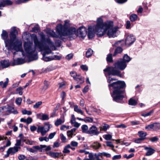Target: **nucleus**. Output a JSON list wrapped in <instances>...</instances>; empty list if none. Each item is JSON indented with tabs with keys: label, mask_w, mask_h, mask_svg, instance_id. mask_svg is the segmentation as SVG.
<instances>
[{
	"label": "nucleus",
	"mask_w": 160,
	"mask_h": 160,
	"mask_svg": "<svg viewBox=\"0 0 160 160\" xmlns=\"http://www.w3.org/2000/svg\"><path fill=\"white\" fill-rule=\"evenodd\" d=\"M70 21L67 20L65 21L64 24L62 26L61 24H58L56 27V31L58 35L53 30L48 29L47 33L52 37L59 38L61 39L62 36H67L70 40L75 39L78 36L75 28L71 27L68 28L70 25Z\"/></svg>",
	"instance_id": "f257e3e1"
},
{
	"label": "nucleus",
	"mask_w": 160,
	"mask_h": 160,
	"mask_svg": "<svg viewBox=\"0 0 160 160\" xmlns=\"http://www.w3.org/2000/svg\"><path fill=\"white\" fill-rule=\"evenodd\" d=\"M111 22H103V21L101 17L98 18L97 20V24L95 26H89L88 29V36L89 39H92L96 33L98 37H101L105 34V29L112 26Z\"/></svg>",
	"instance_id": "f03ea898"
},
{
	"label": "nucleus",
	"mask_w": 160,
	"mask_h": 160,
	"mask_svg": "<svg viewBox=\"0 0 160 160\" xmlns=\"http://www.w3.org/2000/svg\"><path fill=\"white\" fill-rule=\"evenodd\" d=\"M33 40L34 46L32 42L30 41L25 42L24 44V49L27 53V57L30 61L37 60L38 56L36 50L38 49L39 52L40 51V42L38 40L35 35L34 36Z\"/></svg>",
	"instance_id": "7ed1b4c3"
},
{
	"label": "nucleus",
	"mask_w": 160,
	"mask_h": 160,
	"mask_svg": "<svg viewBox=\"0 0 160 160\" xmlns=\"http://www.w3.org/2000/svg\"><path fill=\"white\" fill-rule=\"evenodd\" d=\"M108 86L110 89L112 88L113 89L112 94L113 100L118 102H121L124 98L123 95L124 91L122 89L126 87L125 82L118 81L109 84Z\"/></svg>",
	"instance_id": "20e7f679"
},
{
	"label": "nucleus",
	"mask_w": 160,
	"mask_h": 160,
	"mask_svg": "<svg viewBox=\"0 0 160 160\" xmlns=\"http://www.w3.org/2000/svg\"><path fill=\"white\" fill-rule=\"evenodd\" d=\"M41 38H42V40H41V51L42 50L44 51V53H42L43 55L42 59L47 62L54 60V58L52 56L48 57L45 56L46 54H49L52 52V50L49 48L47 44L49 45L51 48L54 47L55 48L53 42H52L49 38L43 39L42 35L41 33Z\"/></svg>",
	"instance_id": "39448f33"
},
{
	"label": "nucleus",
	"mask_w": 160,
	"mask_h": 160,
	"mask_svg": "<svg viewBox=\"0 0 160 160\" xmlns=\"http://www.w3.org/2000/svg\"><path fill=\"white\" fill-rule=\"evenodd\" d=\"M18 32L15 27L12 28V31L10 34V39L5 40V47L8 50L14 49L16 51L19 50L21 46V43L16 39V34Z\"/></svg>",
	"instance_id": "423d86ee"
},
{
	"label": "nucleus",
	"mask_w": 160,
	"mask_h": 160,
	"mask_svg": "<svg viewBox=\"0 0 160 160\" xmlns=\"http://www.w3.org/2000/svg\"><path fill=\"white\" fill-rule=\"evenodd\" d=\"M127 64L122 59H120L114 64V67H108L104 69L103 71L105 72H107L108 75H112L113 76H117L120 77H122V74L120 72L119 70H116V69H118L121 70H124L127 67Z\"/></svg>",
	"instance_id": "0eeeda50"
},
{
	"label": "nucleus",
	"mask_w": 160,
	"mask_h": 160,
	"mask_svg": "<svg viewBox=\"0 0 160 160\" xmlns=\"http://www.w3.org/2000/svg\"><path fill=\"white\" fill-rule=\"evenodd\" d=\"M2 112L4 113H6L5 115H8L11 113L16 114L18 113V112L14 108L9 105H6L1 107Z\"/></svg>",
	"instance_id": "6e6552de"
},
{
	"label": "nucleus",
	"mask_w": 160,
	"mask_h": 160,
	"mask_svg": "<svg viewBox=\"0 0 160 160\" xmlns=\"http://www.w3.org/2000/svg\"><path fill=\"white\" fill-rule=\"evenodd\" d=\"M112 22V26L110 28H106L105 29V34L106 33V31L108 30V31L107 32V35L109 38H114L116 36V32L117 30L115 28H112L113 26V23Z\"/></svg>",
	"instance_id": "1a4fd4ad"
},
{
	"label": "nucleus",
	"mask_w": 160,
	"mask_h": 160,
	"mask_svg": "<svg viewBox=\"0 0 160 160\" xmlns=\"http://www.w3.org/2000/svg\"><path fill=\"white\" fill-rule=\"evenodd\" d=\"M135 41V39L134 36L130 35H128L125 40V43L126 46H129L131 45Z\"/></svg>",
	"instance_id": "9d476101"
},
{
	"label": "nucleus",
	"mask_w": 160,
	"mask_h": 160,
	"mask_svg": "<svg viewBox=\"0 0 160 160\" xmlns=\"http://www.w3.org/2000/svg\"><path fill=\"white\" fill-rule=\"evenodd\" d=\"M78 36L84 37L87 34L86 28L84 27H81L77 30Z\"/></svg>",
	"instance_id": "9b49d317"
},
{
	"label": "nucleus",
	"mask_w": 160,
	"mask_h": 160,
	"mask_svg": "<svg viewBox=\"0 0 160 160\" xmlns=\"http://www.w3.org/2000/svg\"><path fill=\"white\" fill-rule=\"evenodd\" d=\"M100 133L98 131L97 128L94 126L91 127L88 130V134L92 135H97Z\"/></svg>",
	"instance_id": "f8f14e48"
},
{
	"label": "nucleus",
	"mask_w": 160,
	"mask_h": 160,
	"mask_svg": "<svg viewBox=\"0 0 160 160\" xmlns=\"http://www.w3.org/2000/svg\"><path fill=\"white\" fill-rule=\"evenodd\" d=\"M24 59L22 58H18L16 59H13L12 63V66L21 64L25 63Z\"/></svg>",
	"instance_id": "ddd939ff"
},
{
	"label": "nucleus",
	"mask_w": 160,
	"mask_h": 160,
	"mask_svg": "<svg viewBox=\"0 0 160 160\" xmlns=\"http://www.w3.org/2000/svg\"><path fill=\"white\" fill-rule=\"evenodd\" d=\"M50 129L49 125L46 124L43 127H41V133L42 136L46 134Z\"/></svg>",
	"instance_id": "4468645a"
},
{
	"label": "nucleus",
	"mask_w": 160,
	"mask_h": 160,
	"mask_svg": "<svg viewBox=\"0 0 160 160\" xmlns=\"http://www.w3.org/2000/svg\"><path fill=\"white\" fill-rule=\"evenodd\" d=\"M12 3V2L10 0H4L2 1H0V9H1L2 7H4L6 5H11Z\"/></svg>",
	"instance_id": "2eb2a0df"
},
{
	"label": "nucleus",
	"mask_w": 160,
	"mask_h": 160,
	"mask_svg": "<svg viewBox=\"0 0 160 160\" xmlns=\"http://www.w3.org/2000/svg\"><path fill=\"white\" fill-rule=\"evenodd\" d=\"M144 149L147 151V153H146V155L147 156L152 155L155 151L154 149L150 147H145Z\"/></svg>",
	"instance_id": "dca6fc26"
},
{
	"label": "nucleus",
	"mask_w": 160,
	"mask_h": 160,
	"mask_svg": "<svg viewBox=\"0 0 160 160\" xmlns=\"http://www.w3.org/2000/svg\"><path fill=\"white\" fill-rule=\"evenodd\" d=\"M1 65L3 68H5L8 67L10 65L8 60H2L1 61Z\"/></svg>",
	"instance_id": "f3484780"
},
{
	"label": "nucleus",
	"mask_w": 160,
	"mask_h": 160,
	"mask_svg": "<svg viewBox=\"0 0 160 160\" xmlns=\"http://www.w3.org/2000/svg\"><path fill=\"white\" fill-rule=\"evenodd\" d=\"M138 135L140 138L144 140L146 138L147 133L146 132L143 131H139L138 132Z\"/></svg>",
	"instance_id": "a211bd4d"
},
{
	"label": "nucleus",
	"mask_w": 160,
	"mask_h": 160,
	"mask_svg": "<svg viewBox=\"0 0 160 160\" xmlns=\"http://www.w3.org/2000/svg\"><path fill=\"white\" fill-rule=\"evenodd\" d=\"M74 110L75 112H77L78 113L82 115H84L83 112L82 110L78 107L77 105H75V106H74Z\"/></svg>",
	"instance_id": "6ab92c4d"
},
{
	"label": "nucleus",
	"mask_w": 160,
	"mask_h": 160,
	"mask_svg": "<svg viewBox=\"0 0 160 160\" xmlns=\"http://www.w3.org/2000/svg\"><path fill=\"white\" fill-rule=\"evenodd\" d=\"M51 149V147L50 146H47L45 145H41V151H48Z\"/></svg>",
	"instance_id": "aec40b11"
},
{
	"label": "nucleus",
	"mask_w": 160,
	"mask_h": 160,
	"mask_svg": "<svg viewBox=\"0 0 160 160\" xmlns=\"http://www.w3.org/2000/svg\"><path fill=\"white\" fill-rule=\"evenodd\" d=\"M75 80L78 83L82 84L84 82V78L78 75L77 78H75Z\"/></svg>",
	"instance_id": "412c9836"
},
{
	"label": "nucleus",
	"mask_w": 160,
	"mask_h": 160,
	"mask_svg": "<svg viewBox=\"0 0 160 160\" xmlns=\"http://www.w3.org/2000/svg\"><path fill=\"white\" fill-rule=\"evenodd\" d=\"M8 150L11 153V155H13L18 152V149H16L14 146L13 147L10 148Z\"/></svg>",
	"instance_id": "4be33fe9"
},
{
	"label": "nucleus",
	"mask_w": 160,
	"mask_h": 160,
	"mask_svg": "<svg viewBox=\"0 0 160 160\" xmlns=\"http://www.w3.org/2000/svg\"><path fill=\"white\" fill-rule=\"evenodd\" d=\"M60 154L59 152H50L49 155L52 157L56 158L59 157Z\"/></svg>",
	"instance_id": "5701e85b"
},
{
	"label": "nucleus",
	"mask_w": 160,
	"mask_h": 160,
	"mask_svg": "<svg viewBox=\"0 0 160 160\" xmlns=\"http://www.w3.org/2000/svg\"><path fill=\"white\" fill-rule=\"evenodd\" d=\"M101 147V144L97 142H94L92 145L91 146V147L95 149H98Z\"/></svg>",
	"instance_id": "b1692460"
},
{
	"label": "nucleus",
	"mask_w": 160,
	"mask_h": 160,
	"mask_svg": "<svg viewBox=\"0 0 160 160\" xmlns=\"http://www.w3.org/2000/svg\"><path fill=\"white\" fill-rule=\"evenodd\" d=\"M1 36L2 39L4 40V41L5 40H8L7 39L8 37V34L6 31L4 30H2V33L1 34Z\"/></svg>",
	"instance_id": "393cba45"
},
{
	"label": "nucleus",
	"mask_w": 160,
	"mask_h": 160,
	"mask_svg": "<svg viewBox=\"0 0 160 160\" xmlns=\"http://www.w3.org/2000/svg\"><path fill=\"white\" fill-rule=\"evenodd\" d=\"M76 129L75 128H73L70 130L68 131L67 132V136L70 138H72V136L73 133L75 132Z\"/></svg>",
	"instance_id": "a878e982"
},
{
	"label": "nucleus",
	"mask_w": 160,
	"mask_h": 160,
	"mask_svg": "<svg viewBox=\"0 0 160 160\" xmlns=\"http://www.w3.org/2000/svg\"><path fill=\"white\" fill-rule=\"evenodd\" d=\"M123 49L120 47H118L115 50L114 53L113 54V56H115L118 54L121 53Z\"/></svg>",
	"instance_id": "bb28decb"
},
{
	"label": "nucleus",
	"mask_w": 160,
	"mask_h": 160,
	"mask_svg": "<svg viewBox=\"0 0 160 160\" xmlns=\"http://www.w3.org/2000/svg\"><path fill=\"white\" fill-rule=\"evenodd\" d=\"M82 132L83 133H86L88 134V127L87 125H82Z\"/></svg>",
	"instance_id": "cd10ccee"
},
{
	"label": "nucleus",
	"mask_w": 160,
	"mask_h": 160,
	"mask_svg": "<svg viewBox=\"0 0 160 160\" xmlns=\"http://www.w3.org/2000/svg\"><path fill=\"white\" fill-rule=\"evenodd\" d=\"M122 59L126 63L131 60V58L127 54H125L123 56V58Z\"/></svg>",
	"instance_id": "c85d7f7f"
},
{
	"label": "nucleus",
	"mask_w": 160,
	"mask_h": 160,
	"mask_svg": "<svg viewBox=\"0 0 160 160\" xmlns=\"http://www.w3.org/2000/svg\"><path fill=\"white\" fill-rule=\"evenodd\" d=\"M93 51L91 48H89L86 52V57L88 58L90 57L92 54Z\"/></svg>",
	"instance_id": "c756f323"
},
{
	"label": "nucleus",
	"mask_w": 160,
	"mask_h": 160,
	"mask_svg": "<svg viewBox=\"0 0 160 160\" xmlns=\"http://www.w3.org/2000/svg\"><path fill=\"white\" fill-rule=\"evenodd\" d=\"M137 104V102L135 100L132 98H130L129 101V104L131 105H135Z\"/></svg>",
	"instance_id": "7c9ffc66"
},
{
	"label": "nucleus",
	"mask_w": 160,
	"mask_h": 160,
	"mask_svg": "<svg viewBox=\"0 0 160 160\" xmlns=\"http://www.w3.org/2000/svg\"><path fill=\"white\" fill-rule=\"evenodd\" d=\"M137 18V16L136 14H132L130 17V19L131 22H134L136 21Z\"/></svg>",
	"instance_id": "2f4dec72"
},
{
	"label": "nucleus",
	"mask_w": 160,
	"mask_h": 160,
	"mask_svg": "<svg viewBox=\"0 0 160 160\" xmlns=\"http://www.w3.org/2000/svg\"><path fill=\"white\" fill-rule=\"evenodd\" d=\"M64 122V121H63L60 119H58L56 121L55 123V124L56 126H58L63 123Z\"/></svg>",
	"instance_id": "473e14b6"
},
{
	"label": "nucleus",
	"mask_w": 160,
	"mask_h": 160,
	"mask_svg": "<svg viewBox=\"0 0 160 160\" xmlns=\"http://www.w3.org/2000/svg\"><path fill=\"white\" fill-rule=\"evenodd\" d=\"M153 130H156L160 128V124L158 123L153 124Z\"/></svg>",
	"instance_id": "72a5a7b5"
},
{
	"label": "nucleus",
	"mask_w": 160,
	"mask_h": 160,
	"mask_svg": "<svg viewBox=\"0 0 160 160\" xmlns=\"http://www.w3.org/2000/svg\"><path fill=\"white\" fill-rule=\"evenodd\" d=\"M107 62H113L112 54H109L108 55L106 58Z\"/></svg>",
	"instance_id": "f704fd0d"
},
{
	"label": "nucleus",
	"mask_w": 160,
	"mask_h": 160,
	"mask_svg": "<svg viewBox=\"0 0 160 160\" xmlns=\"http://www.w3.org/2000/svg\"><path fill=\"white\" fill-rule=\"evenodd\" d=\"M153 110H152L149 111V112L143 113L141 114V115L144 117H146L149 116L151 115L153 113Z\"/></svg>",
	"instance_id": "c9c22d12"
},
{
	"label": "nucleus",
	"mask_w": 160,
	"mask_h": 160,
	"mask_svg": "<svg viewBox=\"0 0 160 160\" xmlns=\"http://www.w3.org/2000/svg\"><path fill=\"white\" fill-rule=\"evenodd\" d=\"M109 127L108 125L104 124L102 128L101 127H100V131L103 130L104 131H106L107 129L109 128Z\"/></svg>",
	"instance_id": "e433bc0d"
},
{
	"label": "nucleus",
	"mask_w": 160,
	"mask_h": 160,
	"mask_svg": "<svg viewBox=\"0 0 160 160\" xmlns=\"http://www.w3.org/2000/svg\"><path fill=\"white\" fill-rule=\"evenodd\" d=\"M49 119V115L47 114H43L42 116L41 119L43 120H47Z\"/></svg>",
	"instance_id": "4c0bfd02"
},
{
	"label": "nucleus",
	"mask_w": 160,
	"mask_h": 160,
	"mask_svg": "<svg viewBox=\"0 0 160 160\" xmlns=\"http://www.w3.org/2000/svg\"><path fill=\"white\" fill-rule=\"evenodd\" d=\"M103 138L107 140H109L111 139L112 136L110 134H106L103 136Z\"/></svg>",
	"instance_id": "58836bf2"
},
{
	"label": "nucleus",
	"mask_w": 160,
	"mask_h": 160,
	"mask_svg": "<svg viewBox=\"0 0 160 160\" xmlns=\"http://www.w3.org/2000/svg\"><path fill=\"white\" fill-rule=\"evenodd\" d=\"M61 97L62 99L61 103H63L64 102V99L66 97V93L65 92H62L61 94Z\"/></svg>",
	"instance_id": "ea45409f"
},
{
	"label": "nucleus",
	"mask_w": 160,
	"mask_h": 160,
	"mask_svg": "<svg viewBox=\"0 0 160 160\" xmlns=\"http://www.w3.org/2000/svg\"><path fill=\"white\" fill-rule=\"evenodd\" d=\"M61 139L62 141V142L65 143L66 142V138L62 133H61L60 134Z\"/></svg>",
	"instance_id": "a19ab883"
},
{
	"label": "nucleus",
	"mask_w": 160,
	"mask_h": 160,
	"mask_svg": "<svg viewBox=\"0 0 160 160\" xmlns=\"http://www.w3.org/2000/svg\"><path fill=\"white\" fill-rule=\"evenodd\" d=\"M23 88L21 87H19L17 88L16 90V91L18 92V94L20 95H22L23 93V92H22V90H23Z\"/></svg>",
	"instance_id": "79ce46f5"
},
{
	"label": "nucleus",
	"mask_w": 160,
	"mask_h": 160,
	"mask_svg": "<svg viewBox=\"0 0 160 160\" xmlns=\"http://www.w3.org/2000/svg\"><path fill=\"white\" fill-rule=\"evenodd\" d=\"M71 76L75 80V78H77V75L76 72L75 71H72L70 72Z\"/></svg>",
	"instance_id": "37998d69"
},
{
	"label": "nucleus",
	"mask_w": 160,
	"mask_h": 160,
	"mask_svg": "<svg viewBox=\"0 0 160 160\" xmlns=\"http://www.w3.org/2000/svg\"><path fill=\"white\" fill-rule=\"evenodd\" d=\"M22 112L23 114H27L28 115H30L32 113V112L31 111H27L25 109L22 110Z\"/></svg>",
	"instance_id": "c03bdc74"
},
{
	"label": "nucleus",
	"mask_w": 160,
	"mask_h": 160,
	"mask_svg": "<svg viewBox=\"0 0 160 160\" xmlns=\"http://www.w3.org/2000/svg\"><path fill=\"white\" fill-rule=\"evenodd\" d=\"M115 127L117 128H124L127 127V126L123 124H121L120 125H116Z\"/></svg>",
	"instance_id": "a18cd8bd"
},
{
	"label": "nucleus",
	"mask_w": 160,
	"mask_h": 160,
	"mask_svg": "<svg viewBox=\"0 0 160 160\" xmlns=\"http://www.w3.org/2000/svg\"><path fill=\"white\" fill-rule=\"evenodd\" d=\"M107 145V146L108 147H110L113 148L114 146L112 144V143L111 142L107 141L106 142Z\"/></svg>",
	"instance_id": "49530a36"
},
{
	"label": "nucleus",
	"mask_w": 160,
	"mask_h": 160,
	"mask_svg": "<svg viewBox=\"0 0 160 160\" xmlns=\"http://www.w3.org/2000/svg\"><path fill=\"white\" fill-rule=\"evenodd\" d=\"M89 153V158L87 159V160H94L95 158L94 157V155H93L92 153Z\"/></svg>",
	"instance_id": "de8ad7c7"
},
{
	"label": "nucleus",
	"mask_w": 160,
	"mask_h": 160,
	"mask_svg": "<svg viewBox=\"0 0 160 160\" xmlns=\"http://www.w3.org/2000/svg\"><path fill=\"white\" fill-rule=\"evenodd\" d=\"M22 101V99L21 98H17L15 101L16 103L18 105H20Z\"/></svg>",
	"instance_id": "09e8293b"
},
{
	"label": "nucleus",
	"mask_w": 160,
	"mask_h": 160,
	"mask_svg": "<svg viewBox=\"0 0 160 160\" xmlns=\"http://www.w3.org/2000/svg\"><path fill=\"white\" fill-rule=\"evenodd\" d=\"M158 138L157 136L153 137L150 138V140L152 142H154L158 141Z\"/></svg>",
	"instance_id": "8fccbe9b"
},
{
	"label": "nucleus",
	"mask_w": 160,
	"mask_h": 160,
	"mask_svg": "<svg viewBox=\"0 0 160 160\" xmlns=\"http://www.w3.org/2000/svg\"><path fill=\"white\" fill-rule=\"evenodd\" d=\"M131 23L130 21H127L126 25V28L127 29H130L131 28Z\"/></svg>",
	"instance_id": "3c124183"
},
{
	"label": "nucleus",
	"mask_w": 160,
	"mask_h": 160,
	"mask_svg": "<svg viewBox=\"0 0 160 160\" xmlns=\"http://www.w3.org/2000/svg\"><path fill=\"white\" fill-rule=\"evenodd\" d=\"M121 158V156L120 155H115L112 158L113 160L120 159Z\"/></svg>",
	"instance_id": "603ef678"
},
{
	"label": "nucleus",
	"mask_w": 160,
	"mask_h": 160,
	"mask_svg": "<svg viewBox=\"0 0 160 160\" xmlns=\"http://www.w3.org/2000/svg\"><path fill=\"white\" fill-rule=\"evenodd\" d=\"M73 56V54L71 53L67 55L66 57V58L68 60H70L72 58Z\"/></svg>",
	"instance_id": "864d4df0"
},
{
	"label": "nucleus",
	"mask_w": 160,
	"mask_h": 160,
	"mask_svg": "<svg viewBox=\"0 0 160 160\" xmlns=\"http://www.w3.org/2000/svg\"><path fill=\"white\" fill-rule=\"evenodd\" d=\"M56 134V132H53L52 133H50L48 136V138L49 139H52L55 136V135Z\"/></svg>",
	"instance_id": "5fc2aeb1"
},
{
	"label": "nucleus",
	"mask_w": 160,
	"mask_h": 160,
	"mask_svg": "<svg viewBox=\"0 0 160 160\" xmlns=\"http://www.w3.org/2000/svg\"><path fill=\"white\" fill-rule=\"evenodd\" d=\"M49 85L48 84L46 81H45L44 82V85L43 87V89L45 90H46L48 87Z\"/></svg>",
	"instance_id": "6e6d98bb"
},
{
	"label": "nucleus",
	"mask_w": 160,
	"mask_h": 160,
	"mask_svg": "<svg viewBox=\"0 0 160 160\" xmlns=\"http://www.w3.org/2000/svg\"><path fill=\"white\" fill-rule=\"evenodd\" d=\"M81 68L83 71H87L88 70V67L87 66V65H82L81 66Z\"/></svg>",
	"instance_id": "4d7b16f0"
},
{
	"label": "nucleus",
	"mask_w": 160,
	"mask_h": 160,
	"mask_svg": "<svg viewBox=\"0 0 160 160\" xmlns=\"http://www.w3.org/2000/svg\"><path fill=\"white\" fill-rule=\"evenodd\" d=\"M71 145L72 147H76L78 145V143L76 142L72 141L71 142Z\"/></svg>",
	"instance_id": "13d9d810"
},
{
	"label": "nucleus",
	"mask_w": 160,
	"mask_h": 160,
	"mask_svg": "<svg viewBox=\"0 0 160 160\" xmlns=\"http://www.w3.org/2000/svg\"><path fill=\"white\" fill-rule=\"evenodd\" d=\"M84 121L85 122H92L93 121V119L89 117H87L84 120Z\"/></svg>",
	"instance_id": "bf43d9fd"
},
{
	"label": "nucleus",
	"mask_w": 160,
	"mask_h": 160,
	"mask_svg": "<svg viewBox=\"0 0 160 160\" xmlns=\"http://www.w3.org/2000/svg\"><path fill=\"white\" fill-rule=\"evenodd\" d=\"M40 106V102H38L36 103V104L34 105L33 107L34 108L37 109L39 108Z\"/></svg>",
	"instance_id": "052dcab7"
},
{
	"label": "nucleus",
	"mask_w": 160,
	"mask_h": 160,
	"mask_svg": "<svg viewBox=\"0 0 160 160\" xmlns=\"http://www.w3.org/2000/svg\"><path fill=\"white\" fill-rule=\"evenodd\" d=\"M65 128H66L67 129H68L69 128V126L62 125L60 129L61 130H64Z\"/></svg>",
	"instance_id": "680f3d73"
},
{
	"label": "nucleus",
	"mask_w": 160,
	"mask_h": 160,
	"mask_svg": "<svg viewBox=\"0 0 160 160\" xmlns=\"http://www.w3.org/2000/svg\"><path fill=\"white\" fill-rule=\"evenodd\" d=\"M18 159L19 160H24L26 158L25 155H20L18 156Z\"/></svg>",
	"instance_id": "e2e57ef3"
},
{
	"label": "nucleus",
	"mask_w": 160,
	"mask_h": 160,
	"mask_svg": "<svg viewBox=\"0 0 160 160\" xmlns=\"http://www.w3.org/2000/svg\"><path fill=\"white\" fill-rule=\"evenodd\" d=\"M143 140H144L140 138L135 139V142L137 143H141V142Z\"/></svg>",
	"instance_id": "0e129e2a"
},
{
	"label": "nucleus",
	"mask_w": 160,
	"mask_h": 160,
	"mask_svg": "<svg viewBox=\"0 0 160 160\" xmlns=\"http://www.w3.org/2000/svg\"><path fill=\"white\" fill-rule=\"evenodd\" d=\"M145 128L146 129L150 130V129H152L153 130V124L146 126Z\"/></svg>",
	"instance_id": "69168bd1"
},
{
	"label": "nucleus",
	"mask_w": 160,
	"mask_h": 160,
	"mask_svg": "<svg viewBox=\"0 0 160 160\" xmlns=\"http://www.w3.org/2000/svg\"><path fill=\"white\" fill-rule=\"evenodd\" d=\"M34 142L33 141L28 140L26 141V143L27 144L32 145L33 144Z\"/></svg>",
	"instance_id": "338daca9"
},
{
	"label": "nucleus",
	"mask_w": 160,
	"mask_h": 160,
	"mask_svg": "<svg viewBox=\"0 0 160 160\" xmlns=\"http://www.w3.org/2000/svg\"><path fill=\"white\" fill-rule=\"evenodd\" d=\"M32 121V118L30 117H28L26 119V123L28 124L30 123Z\"/></svg>",
	"instance_id": "774afa93"
}]
</instances>
